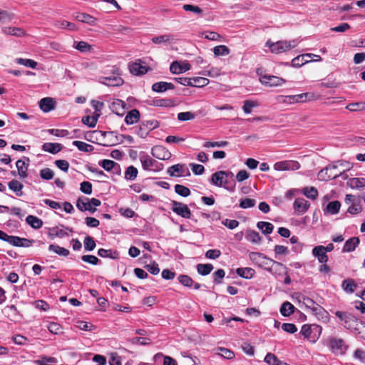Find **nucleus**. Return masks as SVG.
<instances>
[{
	"instance_id": "nucleus-24",
	"label": "nucleus",
	"mask_w": 365,
	"mask_h": 365,
	"mask_svg": "<svg viewBox=\"0 0 365 365\" xmlns=\"http://www.w3.org/2000/svg\"><path fill=\"white\" fill-rule=\"evenodd\" d=\"M1 31L5 35H11L17 37L24 36L26 34L24 29L19 27L5 26L2 28Z\"/></svg>"
},
{
	"instance_id": "nucleus-20",
	"label": "nucleus",
	"mask_w": 365,
	"mask_h": 365,
	"mask_svg": "<svg viewBox=\"0 0 365 365\" xmlns=\"http://www.w3.org/2000/svg\"><path fill=\"white\" fill-rule=\"evenodd\" d=\"M312 255L317 258L320 263H326L328 261V256L324 250L323 245H318L313 248Z\"/></svg>"
},
{
	"instance_id": "nucleus-34",
	"label": "nucleus",
	"mask_w": 365,
	"mask_h": 365,
	"mask_svg": "<svg viewBox=\"0 0 365 365\" xmlns=\"http://www.w3.org/2000/svg\"><path fill=\"white\" fill-rule=\"evenodd\" d=\"M173 41V36L169 34L154 36L152 38V42L155 44H166L171 43Z\"/></svg>"
},
{
	"instance_id": "nucleus-62",
	"label": "nucleus",
	"mask_w": 365,
	"mask_h": 365,
	"mask_svg": "<svg viewBox=\"0 0 365 365\" xmlns=\"http://www.w3.org/2000/svg\"><path fill=\"white\" fill-rule=\"evenodd\" d=\"M13 19V14L5 10H0V22L5 24L11 21Z\"/></svg>"
},
{
	"instance_id": "nucleus-1",
	"label": "nucleus",
	"mask_w": 365,
	"mask_h": 365,
	"mask_svg": "<svg viewBox=\"0 0 365 365\" xmlns=\"http://www.w3.org/2000/svg\"><path fill=\"white\" fill-rule=\"evenodd\" d=\"M105 76L98 77V81L107 86H121L124 80L121 78V71L116 66H110L105 72Z\"/></svg>"
},
{
	"instance_id": "nucleus-27",
	"label": "nucleus",
	"mask_w": 365,
	"mask_h": 365,
	"mask_svg": "<svg viewBox=\"0 0 365 365\" xmlns=\"http://www.w3.org/2000/svg\"><path fill=\"white\" fill-rule=\"evenodd\" d=\"M129 69L131 73L136 76L145 74L148 71L145 66H143L138 62L130 64Z\"/></svg>"
},
{
	"instance_id": "nucleus-49",
	"label": "nucleus",
	"mask_w": 365,
	"mask_h": 365,
	"mask_svg": "<svg viewBox=\"0 0 365 365\" xmlns=\"http://www.w3.org/2000/svg\"><path fill=\"white\" fill-rule=\"evenodd\" d=\"M98 116L99 114H97L96 116H84L82 118V123L90 128H94L97 123Z\"/></svg>"
},
{
	"instance_id": "nucleus-17",
	"label": "nucleus",
	"mask_w": 365,
	"mask_h": 365,
	"mask_svg": "<svg viewBox=\"0 0 365 365\" xmlns=\"http://www.w3.org/2000/svg\"><path fill=\"white\" fill-rule=\"evenodd\" d=\"M190 69V65L187 62L179 63L174 61L170 66V71L175 74L182 73Z\"/></svg>"
},
{
	"instance_id": "nucleus-12",
	"label": "nucleus",
	"mask_w": 365,
	"mask_h": 365,
	"mask_svg": "<svg viewBox=\"0 0 365 365\" xmlns=\"http://www.w3.org/2000/svg\"><path fill=\"white\" fill-rule=\"evenodd\" d=\"M168 173L170 176H189L190 175L188 168L184 164H176L168 169Z\"/></svg>"
},
{
	"instance_id": "nucleus-52",
	"label": "nucleus",
	"mask_w": 365,
	"mask_h": 365,
	"mask_svg": "<svg viewBox=\"0 0 365 365\" xmlns=\"http://www.w3.org/2000/svg\"><path fill=\"white\" fill-rule=\"evenodd\" d=\"M246 238L248 241L254 244H258L261 241V237L259 234L255 230L250 231L247 234Z\"/></svg>"
},
{
	"instance_id": "nucleus-44",
	"label": "nucleus",
	"mask_w": 365,
	"mask_h": 365,
	"mask_svg": "<svg viewBox=\"0 0 365 365\" xmlns=\"http://www.w3.org/2000/svg\"><path fill=\"white\" fill-rule=\"evenodd\" d=\"M138 175V170L133 165L127 168L125 172V178L128 180H133L136 178Z\"/></svg>"
},
{
	"instance_id": "nucleus-18",
	"label": "nucleus",
	"mask_w": 365,
	"mask_h": 365,
	"mask_svg": "<svg viewBox=\"0 0 365 365\" xmlns=\"http://www.w3.org/2000/svg\"><path fill=\"white\" fill-rule=\"evenodd\" d=\"M309 202L304 198H297L295 200L293 207L296 212L303 214L309 207Z\"/></svg>"
},
{
	"instance_id": "nucleus-9",
	"label": "nucleus",
	"mask_w": 365,
	"mask_h": 365,
	"mask_svg": "<svg viewBox=\"0 0 365 365\" xmlns=\"http://www.w3.org/2000/svg\"><path fill=\"white\" fill-rule=\"evenodd\" d=\"M300 168V164L296 160H283L274 164V169L277 171L297 170Z\"/></svg>"
},
{
	"instance_id": "nucleus-15",
	"label": "nucleus",
	"mask_w": 365,
	"mask_h": 365,
	"mask_svg": "<svg viewBox=\"0 0 365 365\" xmlns=\"http://www.w3.org/2000/svg\"><path fill=\"white\" fill-rule=\"evenodd\" d=\"M67 231L73 232V229L68 227L64 228L63 226L54 227L49 229L48 235L51 239L55 237L63 238L69 235Z\"/></svg>"
},
{
	"instance_id": "nucleus-35",
	"label": "nucleus",
	"mask_w": 365,
	"mask_h": 365,
	"mask_svg": "<svg viewBox=\"0 0 365 365\" xmlns=\"http://www.w3.org/2000/svg\"><path fill=\"white\" fill-rule=\"evenodd\" d=\"M9 188L14 191L17 196L23 195L22 189L24 185L16 180H12L8 184Z\"/></svg>"
},
{
	"instance_id": "nucleus-59",
	"label": "nucleus",
	"mask_w": 365,
	"mask_h": 365,
	"mask_svg": "<svg viewBox=\"0 0 365 365\" xmlns=\"http://www.w3.org/2000/svg\"><path fill=\"white\" fill-rule=\"evenodd\" d=\"M256 200L251 198H245L240 200V207L243 209L252 207L255 205Z\"/></svg>"
},
{
	"instance_id": "nucleus-45",
	"label": "nucleus",
	"mask_w": 365,
	"mask_h": 365,
	"mask_svg": "<svg viewBox=\"0 0 365 365\" xmlns=\"http://www.w3.org/2000/svg\"><path fill=\"white\" fill-rule=\"evenodd\" d=\"M192 85L190 86L203 87L209 83V80L203 77L191 78Z\"/></svg>"
},
{
	"instance_id": "nucleus-56",
	"label": "nucleus",
	"mask_w": 365,
	"mask_h": 365,
	"mask_svg": "<svg viewBox=\"0 0 365 365\" xmlns=\"http://www.w3.org/2000/svg\"><path fill=\"white\" fill-rule=\"evenodd\" d=\"M32 304L36 309L41 311L47 312L50 309V305L44 300H36Z\"/></svg>"
},
{
	"instance_id": "nucleus-51",
	"label": "nucleus",
	"mask_w": 365,
	"mask_h": 365,
	"mask_svg": "<svg viewBox=\"0 0 365 365\" xmlns=\"http://www.w3.org/2000/svg\"><path fill=\"white\" fill-rule=\"evenodd\" d=\"M145 269L150 274H158L160 269L158 264L155 262L150 260L148 264L144 265Z\"/></svg>"
},
{
	"instance_id": "nucleus-47",
	"label": "nucleus",
	"mask_w": 365,
	"mask_h": 365,
	"mask_svg": "<svg viewBox=\"0 0 365 365\" xmlns=\"http://www.w3.org/2000/svg\"><path fill=\"white\" fill-rule=\"evenodd\" d=\"M303 194L309 199L315 200L318 196V191L314 187H307L304 188Z\"/></svg>"
},
{
	"instance_id": "nucleus-41",
	"label": "nucleus",
	"mask_w": 365,
	"mask_h": 365,
	"mask_svg": "<svg viewBox=\"0 0 365 365\" xmlns=\"http://www.w3.org/2000/svg\"><path fill=\"white\" fill-rule=\"evenodd\" d=\"M99 165L106 171H110L115 168H119V165L111 160H103L99 162Z\"/></svg>"
},
{
	"instance_id": "nucleus-40",
	"label": "nucleus",
	"mask_w": 365,
	"mask_h": 365,
	"mask_svg": "<svg viewBox=\"0 0 365 365\" xmlns=\"http://www.w3.org/2000/svg\"><path fill=\"white\" fill-rule=\"evenodd\" d=\"M294 310V307L289 302H285L282 304L280 308V313L284 317L291 315Z\"/></svg>"
},
{
	"instance_id": "nucleus-54",
	"label": "nucleus",
	"mask_w": 365,
	"mask_h": 365,
	"mask_svg": "<svg viewBox=\"0 0 365 365\" xmlns=\"http://www.w3.org/2000/svg\"><path fill=\"white\" fill-rule=\"evenodd\" d=\"M264 361L269 365H280L281 361L279 359L272 353H268L264 357Z\"/></svg>"
},
{
	"instance_id": "nucleus-63",
	"label": "nucleus",
	"mask_w": 365,
	"mask_h": 365,
	"mask_svg": "<svg viewBox=\"0 0 365 365\" xmlns=\"http://www.w3.org/2000/svg\"><path fill=\"white\" fill-rule=\"evenodd\" d=\"M48 331L53 334H58L62 331L61 326L56 322H51L48 325Z\"/></svg>"
},
{
	"instance_id": "nucleus-4",
	"label": "nucleus",
	"mask_w": 365,
	"mask_h": 365,
	"mask_svg": "<svg viewBox=\"0 0 365 365\" xmlns=\"http://www.w3.org/2000/svg\"><path fill=\"white\" fill-rule=\"evenodd\" d=\"M322 328L317 324H304L302 327L300 334L312 343H314L319 338Z\"/></svg>"
},
{
	"instance_id": "nucleus-46",
	"label": "nucleus",
	"mask_w": 365,
	"mask_h": 365,
	"mask_svg": "<svg viewBox=\"0 0 365 365\" xmlns=\"http://www.w3.org/2000/svg\"><path fill=\"white\" fill-rule=\"evenodd\" d=\"M48 250L61 256H67L69 254L68 250L56 245H51Z\"/></svg>"
},
{
	"instance_id": "nucleus-32",
	"label": "nucleus",
	"mask_w": 365,
	"mask_h": 365,
	"mask_svg": "<svg viewBox=\"0 0 365 365\" xmlns=\"http://www.w3.org/2000/svg\"><path fill=\"white\" fill-rule=\"evenodd\" d=\"M341 287L346 293L351 294L356 289L357 284L354 279H347L342 282Z\"/></svg>"
},
{
	"instance_id": "nucleus-26",
	"label": "nucleus",
	"mask_w": 365,
	"mask_h": 365,
	"mask_svg": "<svg viewBox=\"0 0 365 365\" xmlns=\"http://www.w3.org/2000/svg\"><path fill=\"white\" fill-rule=\"evenodd\" d=\"M140 116V112L137 109H133L127 113L125 122L128 125H133L139 120Z\"/></svg>"
},
{
	"instance_id": "nucleus-8",
	"label": "nucleus",
	"mask_w": 365,
	"mask_h": 365,
	"mask_svg": "<svg viewBox=\"0 0 365 365\" xmlns=\"http://www.w3.org/2000/svg\"><path fill=\"white\" fill-rule=\"evenodd\" d=\"M259 81L262 84L269 87L280 86L286 82L282 78L268 74L260 75Z\"/></svg>"
},
{
	"instance_id": "nucleus-39",
	"label": "nucleus",
	"mask_w": 365,
	"mask_h": 365,
	"mask_svg": "<svg viewBox=\"0 0 365 365\" xmlns=\"http://www.w3.org/2000/svg\"><path fill=\"white\" fill-rule=\"evenodd\" d=\"M73 145H75L76 147H77V148L79 150L83 151V152L90 153V152H92L94 149L93 145L88 144L86 143H84L83 141L75 140L73 142Z\"/></svg>"
},
{
	"instance_id": "nucleus-57",
	"label": "nucleus",
	"mask_w": 365,
	"mask_h": 365,
	"mask_svg": "<svg viewBox=\"0 0 365 365\" xmlns=\"http://www.w3.org/2000/svg\"><path fill=\"white\" fill-rule=\"evenodd\" d=\"M197 269L199 274H210L213 269V266L211 264H199Z\"/></svg>"
},
{
	"instance_id": "nucleus-6",
	"label": "nucleus",
	"mask_w": 365,
	"mask_h": 365,
	"mask_svg": "<svg viewBox=\"0 0 365 365\" xmlns=\"http://www.w3.org/2000/svg\"><path fill=\"white\" fill-rule=\"evenodd\" d=\"M278 98H282V101L284 103H294L311 101L314 98V94L310 93H304L297 95L279 96Z\"/></svg>"
},
{
	"instance_id": "nucleus-61",
	"label": "nucleus",
	"mask_w": 365,
	"mask_h": 365,
	"mask_svg": "<svg viewBox=\"0 0 365 365\" xmlns=\"http://www.w3.org/2000/svg\"><path fill=\"white\" fill-rule=\"evenodd\" d=\"M195 118V113L187 111L181 112L178 114V119L180 121L190 120Z\"/></svg>"
},
{
	"instance_id": "nucleus-22",
	"label": "nucleus",
	"mask_w": 365,
	"mask_h": 365,
	"mask_svg": "<svg viewBox=\"0 0 365 365\" xmlns=\"http://www.w3.org/2000/svg\"><path fill=\"white\" fill-rule=\"evenodd\" d=\"M174 88H175V86L172 83H168V82H163V81L155 83L152 86L153 91L155 92H158V93L165 92L167 90H173Z\"/></svg>"
},
{
	"instance_id": "nucleus-50",
	"label": "nucleus",
	"mask_w": 365,
	"mask_h": 365,
	"mask_svg": "<svg viewBox=\"0 0 365 365\" xmlns=\"http://www.w3.org/2000/svg\"><path fill=\"white\" fill-rule=\"evenodd\" d=\"M16 62L19 64L29 67L31 68H36L37 66V62L31 59L19 58L16 59Z\"/></svg>"
},
{
	"instance_id": "nucleus-11",
	"label": "nucleus",
	"mask_w": 365,
	"mask_h": 365,
	"mask_svg": "<svg viewBox=\"0 0 365 365\" xmlns=\"http://www.w3.org/2000/svg\"><path fill=\"white\" fill-rule=\"evenodd\" d=\"M152 155L162 160H167L171 158V153L163 145H155L151 149Z\"/></svg>"
},
{
	"instance_id": "nucleus-43",
	"label": "nucleus",
	"mask_w": 365,
	"mask_h": 365,
	"mask_svg": "<svg viewBox=\"0 0 365 365\" xmlns=\"http://www.w3.org/2000/svg\"><path fill=\"white\" fill-rule=\"evenodd\" d=\"M346 108L350 111H361L365 110V102H356L348 104Z\"/></svg>"
},
{
	"instance_id": "nucleus-21",
	"label": "nucleus",
	"mask_w": 365,
	"mask_h": 365,
	"mask_svg": "<svg viewBox=\"0 0 365 365\" xmlns=\"http://www.w3.org/2000/svg\"><path fill=\"white\" fill-rule=\"evenodd\" d=\"M294 296L299 301V303L302 302L305 307L309 309L311 311L313 309L317 304L311 298L306 297L300 293H294Z\"/></svg>"
},
{
	"instance_id": "nucleus-19",
	"label": "nucleus",
	"mask_w": 365,
	"mask_h": 365,
	"mask_svg": "<svg viewBox=\"0 0 365 365\" xmlns=\"http://www.w3.org/2000/svg\"><path fill=\"white\" fill-rule=\"evenodd\" d=\"M38 105L40 108L45 113H48L54 109L56 103L52 98L46 97L42 98Z\"/></svg>"
},
{
	"instance_id": "nucleus-31",
	"label": "nucleus",
	"mask_w": 365,
	"mask_h": 365,
	"mask_svg": "<svg viewBox=\"0 0 365 365\" xmlns=\"http://www.w3.org/2000/svg\"><path fill=\"white\" fill-rule=\"evenodd\" d=\"M347 185L353 189H360L365 187V178H350L347 182Z\"/></svg>"
},
{
	"instance_id": "nucleus-29",
	"label": "nucleus",
	"mask_w": 365,
	"mask_h": 365,
	"mask_svg": "<svg viewBox=\"0 0 365 365\" xmlns=\"http://www.w3.org/2000/svg\"><path fill=\"white\" fill-rule=\"evenodd\" d=\"M359 244V240L358 237H351L346 241L344 247V252H350L354 251Z\"/></svg>"
},
{
	"instance_id": "nucleus-58",
	"label": "nucleus",
	"mask_w": 365,
	"mask_h": 365,
	"mask_svg": "<svg viewBox=\"0 0 365 365\" xmlns=\"http://www.w3.org/2000/svg\"><path fill=\"white\" fill-rule=\"evenodd\" d=\"M83 244L85 250L88 251H92L96 247V242L91 236H86L85 237Z\"/></svg>"
},
{
	"instance_id": "nucleus-28",
	"label": "nucleus",
	"mask_w": 365,
	"mask_h": 365,
	"mask_svg": "<svg viewBox=\"0 0 365 365\" xmlns=\"http://www.w3.org/2000/svg\"><path fill=\"white\" fill-rule=\"evenodd\" d=\"M34 363L36 365H56L58 363V359L53 356H41L37 360H35Z\"/></svg>"
},
{
	"instance_id": "nucleus-16",
	"label": "nucleus",
	"mask_w": 365,
	"mask_h": 365,
	"mask_svg": "<svg viewBox=\"0 0 365 365\" xmlns=\"http://www.w3.org/2000/svg\"><path fill=\"white\" fill-rule=\"evenodd\" d=\"M225 171L220 170L213 173L211 176V182L220 187H224L228 184V180L225 178Z\"/></svg>"
},
{
	"instance_id": "nucleus-23",
	"label": "nucleus",
	"mask_w": 365,
	"mask_h": 365,
	"mask_svg": "<svg viewBox=\"0 0 365 365\" xmlns=\"http://www.w3.org/2000/svg\"><path fill=\"white\" fill-rule=\"evenodd\" d=\"M140 161L144 170H150V168L154 167L157 164L156 160L144 153L140 154Z\"/></svg>"
},
{
	"instance_id": "nucleus-3",
	"label": "nucleus",
	"mask_w": 365,
	"mask_h": 365,
	"mask_svg": "<svg viewBox=\"0 0 365 365\" xmlns=\"http://www.w3.org/2000/svg\"><path fill=\"white\" fill-rule=\"evenodd\" d=\"M297 44L298 41L297 40L279 41L275 43L267 41L266 43V46L270 48L271 52L275 54L287 52L295 48Z\"/></svg>"
},
{
	"instance_id": "nucleus-38",
	"label": "nucleus",
	"mask_w": 365,
	"mask_h": 365,
	"mask_svg": "<svg viewBox=\"0 0 365 365\" xmlns=\"http://www.w3.org/2000/svg\"><path fill=\"white\" fill-rule=\"evenodd\" d=\"M257 227L264 235L271 234L274 229V226L272 223L263 221L258 222L257 224Z\"/></svg>"
},
{
	"instance_id": "nucleus-5",
	"label": "nucleus",
	"mask_w": 365,
	"mask_h": 365,
	"mask_svg": "<svg viewBox=\"0 0 365 365\" xmlns=\"http://www.w3.org/2000/svg\"><path fill=\"white\" fill-rule=\"evenodd\" d=\"M101 202L96 198L89 199L88 197H78L76 201V207L81 212L88 211L94 213L96 211V207L100 206Z\"/></svg>"
},
{
	"instance_id": "nucleus-25",
	"label": "nucleus",
	"mask_w": 365,
	"mask_h": 365,
	"mask_svg": "<svg viewBox=\"0 0 365 365\" xmlns=\"http://www.w3.org/2000/svg\"><path fill=\"white\" fill-rule=\"evenodd\" d=\"M63 146L58 143H45L42 145V150L43 151L56 154L62 150Z\"/></svg>"
},
{
	"instance_id": "nucleus-13",
	"label": "nucleus",
	"mask_w": 365,
	"mask_h": 365,
	"mask_svg": "<svg viewBox=\"0 0 365 365\" xmlns=\"http://www.w3.org/2000/svg\"><path fill=\"white\" fill-rule=\"evenodd\" d=\"M312 56L317 57V59L316 60L317 61H322V58L319 56L314 55L312 53H305V54L299 55V56L295 57L294 58H293L292 61V63H291L292 66L293 67H297V68L301 67L303 65H304L305 63L311 61V60L309 58Z\"/></svg>"
},
{
	"instance_id": "nucleus-36",
	"label": "nucleus",
	"mask_w": 365,
	"mask_h": 365,
	"mask_svg": "<svg viewBox=\"0 0 365 365\" xmlns=\"http://www.w3.org/2000/svg\"><path fill=\"white\" fill-rule=\"evenodd\" d=\"M16 166L18 170V173L21 178H25L28 176L27 170L28 165L26 164L23 160H19L16 163Z\"/></svg>"
},
{
	"instance_id": "nucleus-53",
	"label": "nucleus",
	"mask_w": 365,
	"mask_h": 365,
	"mask_svg": "<svg viewBox=\"0 0 365 365\" xmlns=\"http://www.w3.org/2000/svg\"><path fill=\"white\" fill-rule=\"evenodd\" d=\"M175 191L177 194L182 197H187L190 195V190L188 187L179 184L175 185Z\"/></svg>"
},
{
	"instance_id": "nucleus-55",
	"label": "nucleus",
	"mask_w": 365,
	"mask_h": 365,
	"mask_svg": "<svg viewBox=\"0 0 365 365\" xmlns=\"http://www.w3.org/2000/svg\"><path fill=\"white\" fill-rule=\"evenodd\" d=\"M75 48L81 52H88L91 50V46L85 41L74 42Z\"/></svg>"
},
{
	"instance_id": "nucleus-14",
	"label": "nucleus",
	"mask_w": 365,
	"mask_h": 365,
	"mask_svg": "<svg viewBox=\"0 0 365 365\" xmlns=\"http://www.w3.org/2000/svg\"><path fill=\"white\" fill-rule=\"evenodd\" d=\"M330 346L331 350L339 354H344L348 349V346L344 341L339 338H333L330 340Z\"/></svg>"
},
{
	"instance_id": "nucleus-33",
	"label": "nucleus",
	"mask_w": 365,
	"mask_h": 365,
	"mask_svg": "<svg viewBox=\"0 0 365 365\" xmlns=\"http://www.w3.org/2000/svg\"><path fill=\"white\" fill-rule=\"evenodd\" d=\"M76 19L90 25H94L96 20L93 16L86 13H78L76 16Z\"/></svg>"
},
{
	"instance_id": "nucleus-7",
	"label": "nucleus",
	"mask_w": 365,
	"mask_h": 365,
	"mask_svg": "<svg viewBox=\"0 0 365 365\" xmlns=\"http://www.w3.org/2000/svg\"><path fill=\"white\" fill-rule=\"evenodd\" d=\"M158 126H159V123L155 120H149L142 121L139 126L137 134L140 138H144L148 135L150 131L158 128Z\"/></svg>"
},
{
	"instance_id": "nucleus-2",
	"label": "nucleus",
	"mask_w": 365,
	"mask_h": 365,
	"mask_svg": "<svg viewBox=\"0 0 365 365\" xmlns=\"http://www.w3.org/2000/svg\"><path fill=\"white\" fill-rule=\"evenodd\" d=\"M346 170H349V168H346V169L342 170H338V165L332 164L321 170L318 173L317 176L320 180L325 181L336 178L339 176H341L345 179L347 178V175L344 174Z\"/></svg>"
},
{
	"instance_id": "nucleus-10",
	"label": "nucleus",
	"mask_w": 365,
	"mask_h": 365,
	"mask_svg": "<svg viewBox=\"0 0 365 365\" xmlns=\"http://www.w3.org/2000/svg\"><path fill=\"white\" fill-rule=\"evenodd\" d=\"M171 205L172 210L178 215L184 218H190L191 212L187 205L177 201H172Z\"/></svg>"
},
{
	"instance_id": "nucleus-42",
	"label": "nucleus",
	"mask_w": 365,
	"mask_h": 365,
	"mask_svg": "<svg viewBox=\"0 0 365 365\" xmlns=\"http://www.w3.org/2000/svg\"><path fill=\"white\" fill-rule=\"evenodd\" d=\"M340 207L341 204L339 201H332L327 205L326 211L331 215H335L339 212Z\"/></svg>"
},
{
	"instance_id": "nucleus-64",
	"label": "nucleus",
	"mask_w": 365,
	"mask_h": 365,
	"mask_svg": "<svg viewBox=\"0 0 365 365\" xmlns=\"http://www.w3.org/2000/svg\"><path fill=\"white\" fill-rule=\"evenodd\" d=\"M258 103L252 101H245L242 109L245 113H250L253 108L257 107Z\"/></svg>"
},
{
	"instance_id": "nucleus-30",
	"label": "nucleus",
	"mask_w": 365,
	"mask_h": 365,
	"mask_svg": "<svg viewBox=\"0 0 365 365\" xmlns=\"http://www.w3.org/2000/svg\"><path fill=\"white\" fill-rule=\"evenodd\" d=\"M312 312L319 319L323 321H327L328 319L329 314L328 312L320 305L317 304Z\"/></svg>"
},
{
	"instance_id": "nucleus-60",
	"label": "nucleus",
	"mask_w": 365,
	"mask_h": 365,
	"mask_svg": "<svg viewBox=\"0 0 365 365\" xmlns=\"http://www.w3.org/2000/svg\"><path fill=\"white\" fill-rule=\"evenodd\" d=\"M40 176L42 179L49 180L54 176L53 171L50 168H43L40 171Z\"/></svg>"
},
{
	"instance_id": "nucleus-48",
	"label": "nucleus",
	"mask_w": 365,
	"mask_h": 365,
	"mask_svg": "<svg viewBox=\"0 0 365 365\" xmlns=\"http://www.w3.org/2000/svg\"><path fill=\"white\" fill-rule=\"evenodd\" d=\"M213 52L216 56H227L230 53V49L225 45H220L214 47Z\"/></svg>"
},
{
	"instance_id": "nucleus-37",
	"label": "nucleus",
	"mask_w": 365,
	"mask_h": 365,
	"mask_svg": "<svg viewBox=\"0 0 365 365\" xmlns=\"http://www.w3.org/2000/svg\"><path fill=\"white\" fill-rule=\"evenodd\" d=\"M26 222L33 228L39 229L43 225V222L41 219L34 215H29L26 218Z\"/></svg>"
}]
</instances>
